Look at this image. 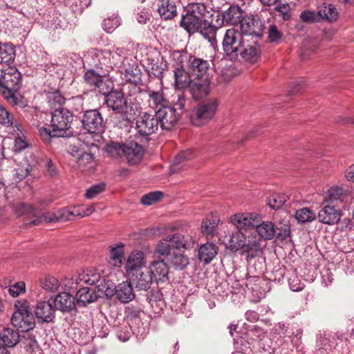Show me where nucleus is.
Here are the masks:
<instances>
[{"label":"nucleus","mask_w":354,"mask_h":354,"mask_svg":"<svg viewBox=\"0 0 354 354\" xmlns=\"http://www.w3.org/2000/svg\"><path fill=\"white\" fill-rule=\"evenodd\" d=\"M106 92L105 94L104 102L107 107L111 109L114 113L120 115V120L116 125L121 127L123 126H128L133 118L137 115L140 111V104L135 102H127L124 97V93L115 90L109 91L106 88Z\"/></svg>","instance_id":"1"},{"label":"nucleus","mask_w":354,"mask_h":354,"mask_svg":"<svg viewBox=\"0 0 354 354\" xmlns=\"http://www.w3.org/2000/svg\"><path fill=\"white\" fill-rule=\"evenodd\" d=\"M73 120V115L68 109L56 108L51 112L50 125L39 128V134L46 141L55 137H68L73 133L71 130Z\"/></svg>","instance_id":"2"},{"label":"nucleus","mask_w":354,"mask_h":354,"mask_svg":"<svg viewBox=\"0 0 354 354\" xmlns=\"http://www.w3.org/2000/svg\"><path fill=\"white\" fill-rule=\"evenodd\" d=\"M194 244L195 240L191 235L175 233L161 239L156 245V252L158 254H167L169 250H189L194 248Z\"/></svg>","instance_id":"3"},{"label":"nucleus","mask_w":354,"mask_h":354,"mask_svg":"<svg viewBox=\"0 0 354 354\" xmlns=\"http://www.w3.org/2000/svg\"><path fill=\"white\" fill-rule=\"evenodd\" d=\"M11 323L21 332H26L33 328L34 318L26 299H18L15 301Z\"/></svg>","instance_id":"4"},{"label":"nucleus","mask_w":354,"mask_h":354,"mask_svg":"<svg viewBox=\"0 0 354 354\" xmlns=\"http://www.w3.org/2000/svg\"><path fill=\"white\" fill-rule=\"evenodd\" d=\"M218 108L216 99H209L199 103L192 111L190 119L193 124L201 126L212 120Z\"/></svg>","instance_id":"5"},{"label":"nucleus","mask_w":354,"mask_h":354,"mask_svg":"<svg viewBox=\"0 0 354 354\" xmlns=\"http://www.w3.org/2000/svg\"><path fill=\"white\" fill-rule=\"evenodd\" d=\"M245 37L241 32L233 28L225 31L222 42L223 48L225 54L231 59L238 57L241 48L245 46Z\"/></svg>","instance_id":"6"},{"label":"nucleus","mask_w":354,"mask_h":354,"mask_svg":"<svg viewBox=\"0 0 354 354\" xmlns=\"http://www.w3.org/2000/svg\"><path fill=\"white\" fill-rule=\"evenodd\" d=\"M21 86V75L16 67L8 66L1 69L0 92L9 93L19 91Z\"/></svg>","instance_id":"7"},{"label":"nucleus","mask_w":354,"mask_h":354,"mask_svg":"<svg viewBox=\"0 0 354 354\" xmlns=\"http://www.w3.org/2000/svg\"><path fill=\"white\" fill-rule=\"evenodd\" d=\"M84 129L90 133L99 134L104 131L105 121L98 109H91L84 111L82 117Z\"/></svg>","instance_id":"8"},{"label":"nucleus","mask_w":354,"mask_h":354,"mask_svg":"<svg viewBox=\"0 0 354 354\" xmlns=\"http://www.w3.org/2000/svg\"><path fill=\"white\" fill-rule=\"evenodd\" d=\"M159 127L162 130H171L177 123L180 113L176 111L175 107L164 106L158 108L155 112Z\"/></svg>","instance_id":"9"},{"label":"nucleus","mask_w":354,"mask_h":354,"mask_svg":"<svg viewBox=\"0 0 354 354\" xmlns=\"http://www.w3.org/2000/svg\"><path fill=\"white\" fill-rule=\"evenodd\" d=\"M263 29V22L257 15H250L242 19L241 32L245 37L261 38Z\"/></svg>","instance_id":"10"},{"label":"nucleus","mask_w":354,"mask_h":354,"mask_svg":"<svg viewBox=\"0 0 354 354\" xmlns=\"http://www.w3.org/2000/svg\"><path fill=\"white\" fill-rule=\"evenodd\" d=\"M159 127L156 114L145 112L136 120V129L140 136L148 137L156 133Z\"/></svg>","instance_id":"11"},{"label":"nucleus","mask_w":354,"mask_h":354,"mask_svg":"<svg viewBox=\"0 0 354 354\" xmlns=\"http://www.w3.org/2000/svg\"><path fill=\"white\" fill-rule=\"evenodd\" d=\"M261 221V216L258 214L238 213L230 217V222L236 228L241 231H246L253 228Z\"/></svg>","instance_id":"12"},{"label":"nucleus","mask_w":354,"mask_h":354,"mask_svg":"<svg viewBox=\"0 0 354 354\" xmlns=\"http://www.w3.org/2000/svg\"><path fill=\"white\" fill-rule=\"evenodd\" d=\"M104 74L100 71L89 68L85 72L83 79L84 83L89 88L91 91H96L105 94L106 92V82L104 79Z\"/></svg>","instance_id":"13"},{"label":"nucleus","mask_w":354,"mask_h":354,"mask_svg":"<svg viewBox=\"0 0 354 354\" xmlns=\"http://www.w3.org/2000/svg\"><path fill=\"white\" fill-rule=\"evenodd\" d=\"M189 93L195 100L207 96L210 91V78L194 77L187 86Z\"/></svg>","instance_id":"14"},{"label":"nucleus","mask_w":354,"mask_h":354,"mask_svg":"<svg viewBox=\"0 0 354 354\" xmlns=\"http://www.w3.org/2000/svg\"><path fill=\"white\" fill-rule=\"evenodd\" d=\"M129 281L133 284L138 290H147L152 284L153 277L152 271L149 268H141V270L131 273V275L128 277Z\"/></svg>","instance_id":"15"},{"label":"nucleus","mask_w":354,"mask_h":354,"mask_svg":"<svg viewBox=\"0 0 354 354\" xmlns=\"http://www.w3.org/2000/svg\"><path fill=\"white\" fill-rule=\"evenodd\" d=\"M342 217L341 210L337 205H326L318 212L317 218L320 223L332 225L337 224Z\"/></svg>","instance_id":"16"},{"label":"nucleus","mask_w":354,"mask_h":354,"mask_svg":"<svg viewBox=\"0 0 354 354\" xmlns=\"http://www.w3.org/2000/svg\"><path fill=\"white\" fill-rule=\"evenodd\" d=\"M188 64L192 74L195 77L209 78L208 71L210 69V64L209 61L195 56H190Z\"/></svg>","instance_id":"17"},{"label":"nucleus","mask_w":354,"mask_h":354,"mask_svg":"<svg viewBox=\"0 0 354 354\" xmlns=\"http://www.w3.org/2000/svg\"><path fill=\"white\" fill-rule=\"evenodd\" d=\"M165 258L167 263L177 270H183L185 269L189 264V257L180 251L169 250L167 254H158Z\"/></svg>","instance_id":"18"},{"label":"nucleus","mask_w":354,"mask_h":354,"mask_svg":"<svg viewBox=\"0 0 354 354\" xmlns=\"http://www.w3.org/2000/svg\"><path fill=\"white\" fill-rule=\"evenodd\" d=\"M35 313L40 322L49 323L55 318V308L48 301H39L35 306Z\"/></svg>","instance_id":"19"},{"label":"nucleus","mask_w":354,"mask_h":354,"mask_svg":"<svg viewBox=\"0 0 354 354\" xmlns=\"http://www.w3.org/2000/svg\"><path fill=\"white\" fill-rule=\"evenodd\" d=\"M53 304L55 310L63 313H70L76 306L75 298L68 292L57 294L53 299Z\"/></svg>","instance_id":"20"},{"label":"nucleus","mask_w":354,"mask_h":354,"mask_svg":"<svg viewBox=\"0 0 354 354\" xmlns=\"http://www.w3.org/2000/svg\"><path fill=\"white\" fill-rule=\"evenodd\" d=\"M71 155L76 158L77 169L80 171L90 170L94 168L95 163L93 154L81 150H73Z\"/></svg>","instance_id":"21"},{"label":"nucleus","mask_w":354,"mask_h":354,"mask_svg":"<svg viewBox=\"0 0 354 354\" xmlns=\"http://www.w3.org/2000/svg\"><path fill=\"white\" fill-rule=\"evenodd\" d=\"M223 24L220 23L217 26L214 25L212 22L207 20H204L203 22L198 27V32L202 37L207 39L212 46L216 44V34L217 31L221 28Z\"/></svg>","instance_id":"22"},{"label":"nucleus","mask_w":354,"mask_h":354,"mask_svg":"<svg viewBox=\"0 0 354 354\" xmlns=\"http://www.w3.org/2000/svg\"><path fill=\"white\" fill-rule=\"evenodd\" d=\"M144 155L143 147L137 142H131L126 145L124 156L126 157L129 165H135L138 164L142 159Z\"/></svg>","instance_id":"23"},{"label":"nucleus","mask_w":354,"mask_h":354,"mask_svg":"<svg viewBox=\"0 0 354 354\" xmlns=\"http://www.w3.org/2000/svg\"><path fill=\"white\" fill-rule=\"evenodd\" d=\"M120 72L124 82H141V71L135 62L124 63L120 66Z\"/></svg>","instance_id":"24"},{"label":"nucleus","mask_w":354,"mask_h":354,"mask_svg":"<svg viewBox=\"0 0 354 354\" xmlns=\"http://www.w3.org/2000/svg\"><path fill=\"white\" fill-rule=\"evenodd\" d=\"M15 127V130L12 131V134L15 137L12 150L15 153H20L23 150L28 148L30 145L28 143V140L26 136V131L24 126L17 125Z\"/></svg>","instance_id":"25"},{"label":"nucleus","mask_w":354,"mask_h":354,"mask_svg":"<svg viewBox=\"0 0 354 354\" xmlns=\"http://www.w3.org/2000/svg\"><path fill=\"white\" fill-rule=\"evenodd\" d=\"M133 285L131 282H122L114 288V295L122 303H129L135 297L133 289Z\"/></svg>","instance_id":"26"},{"label":"nucleus","mask_w":354,"mask_h":354,"mask_svg":"<svg viewBox=\"0 0 354 354\" xmlns=\"http://www.w3.org/2000/svg\"><path fill=\"white\" fill-rule=\"evenodd\" d=\"M145 266L144 262V254L142 252L131 253L127 259L125 265V269L128 277L131 275V273H136L138 270H141V268H147Z\"/></svg>","instance_id":"27"},{"label":"nucleus","mask_w":354,"mask_h":354,"mask_svg":"<svg viewBox=\"0 0 354 354\" xmlns=\"http://www.w3.org/2000/svg\"><path fill=\"white\" fill-rule=\"evenodd\" d=\"M97 298L95 290L88 287L80 288L76 293L75 304L79 307H84L94 302Z\"/></svg>","instance_id":"28"},{"label":"nucleus","mask_w":354,"mask_h":354,"mask_svg":"<svg viewBox=\"0 0 354 354\" xmlns=\"http://www.w3.org/2000/svg\"><path fill=\"white\" fill-rule=\"evenodd\" d=\"M239 54L246 61L250 63H255L259 58L260 48L257 41L252 44H245L243 46Z\"/></svg>","instance_id":"29"},{"label":"nucleus","mask_w":354,"mask_h":354,"mask_svg":"<svg viewBox=\"0 0 354 354\" xmlns=\"http://www.w3.org/2000/svg\"><path fill=\"white\" fill-rule=\"evenodd\" d=\"M158 12L162 19H171L177 15L176 6L170 0H158Z\"/></svg>","instance_id":"30"},{"label":"nucleus","mask_w":354,"mask_h":354,"mask_svg":"<svg viewBox=\"0 0 354 354\" xmlns=\"http://www.w3.org/2000/svg\"><path fill=\"white\" fill-rule=\"evenodd\" d=\"M204 20L192 15L187 12L185 15H183L180 24L189 35L196 32L201 24Z\"/></svg>","instance_id":"31"},{"label":"nucleus","mask_w":354,"mask_h":354,"mask_svg":"<svg viewBox=\"0 0 354 354\" xmlns=\"http://www.w3.org/2000/svg\"><path fill=\"white\" fill-rule=\"evenodd\" d=\"M243 17L242 10L236 6H231L223 14V21L221 23H223L225 21L227 24L230 25H237L241 24Z\"/></svg>","instance_id":"32"},{"label":"nucleus","mask_w":354,"mask_h":354,"mask_svg":"<svg viewBox=\"0 0 354 354\" xmlns=\"http://www.w3.org/2000/svg\"><path fill=\"white\" fill-rule=\"evenodd\" d=\"M216 254V245L212 243H206L199 248L198 257L200 261L208 264L213 260Z\"/></svg>","instance_id":"33"},{"label":"nucleus","mask_w":354,"mask_h":354,"mask_svg":"<svg viewBox=\"0 0 354 354\" xmlns=\"http://www.w3.org/2000/svg\"><path fill=\"white\" fill-rule=\"evenodd\" d=\"M259 236L263 240H271L275 238V225L271 221H261L255 226Z\"/></svg>","instance_id":"34"},{"label":"nucleus","mask_w":354,"mask_h":354,"mask_svg":"<svg viewBox=\"0 0 354 354\" xmlns=\"http://www.w3.org/2000/svg\"><path fill=\"white\" fill-rule=\"evenodd\" d=\"M165 261H166L165 259L154 261L149 267L152 271L153 278H156V280H164L165 278L167 277L169 268Z\"/></svg>","instance_id":"35"},{"label":"nucleus","mask_w":354,"mask_h":354,"mask_svg":"<svg viewBox=\"0 0 354 354\" xmlns=\"http://www.w3.org/2000/svg\"><path fill=\"white\" fill-rule=\"evenodd\" d=\"M345 197V193L343 188L339 187H333L328 189L324 198V201L328 203V205L342 203Z\"/></svg>","instance_id":"36"},{"label":"nucleus","mask_w":354,"mask_h":354,"mask_svg":"<svg viewBox=\"0 0 354 354\" xmlns=\"http://www.w3.org/2000/svg\"><path fill=\"white\" fill-rule=\"evenodd\" d=\"M0 124L2 126L9 128L11 132L15 130L17 125H22L17 120H15L14 115L8 111L4 106L0 104Z\"/></svg>","instance_id":"37"},{"label":"nucleus","mask_w":354,"mask_h":354,"mask_svg":"<svg viewBox=\"0 0 354 354\" xmlns=\"http://www.w3.org/2000/svg\"><path fill=\"white\" fill-rule=\"evenodd\" d=\"M175 86L179 89L187 88L192 81L189 74L181 66L174 70Z\"/></svg>","instance_id":"38"},{"label":"nucleus","mask_w":354,"mask_h":354,"mask_svg":"<svg viewBox=\"0 0 354 354\" xmlns=\"http://www.w3.org/2000/svg\"><path fill=\"white\" fill-rule=\"evenodd\" d=\"M15 49L10 43H0V64H10L15 58Z\"/></svg>","instance_id":"39"},{"label":"nucleus","mask_w":354,"mask_h":354,"mask_svg":"<svg viewBox=\"0 0 354 354\" xmlns=\"http://www.w3.org/2000/svg\"><path fill=\"white\" fill-rule=\"evenodd\" d=\"M0 339L8 347L15 346L19 339V335L16 330L10 328H3L0 332Z\"/></svg>","instance_id":"40"},{"label":"nucleus","mask_w":354,"mask_h":354,"mask_svg":"<svg viewBox=\"0 0 354 354\" xmlns=\"http://www.w3.org/2000/svg\"><path fill=\"white\" fill-rule=\"evenodd\" d=\"M318 11L321 20L326 19L329 22H333L338 18L337 10L332 4L324 3Z\"/></svg>","instance_id":"41"},{"label":"nucleus","mask_w":354,"mask_h":354,"mask_svg":"<svg viewBox=\"0 0 354 354\" xmlns=\"http://www.w3.org/2000/svg\"><path fill=\"white\" fill-rule=\"evenodd\" d=\"M245 251L247 257L253 259L262 253L263 246L261 245L260 239H254L249 240L247 244H245Z\"/></svg>","instance_id":"42"},{"label":"nucleus","mask_w":354,"mask_h":354,"mask_svg":"<svg viewBox=\"0 0 354 354\" xmlns=\"http://www.w3.org/2000/svg\"><path fill=\"white\" fill-rule=\"evenodd\" d=\"M148 301L150 304L153 311L156 314H159L165 306V301L162 298V295L159 291L153 292L148 297Z\"/></svg>","instance_id":"43"},{"label":"nucleus","mask_w":354,"mask_h":354,"mask_svg":"<svg viewBox=\"0 0 354 354\" xmlns=\"http://www.w3.org/2000/svg\"><path fill=\"white\" fill-rule=\"evenodd\" d=\"M2 95L11 105L17 108H24L28 105V101L21 95L19 91L9 92V93H3Z\"/></svg>","instance_id":"44"},{"label":"nucleus","mask_w":354,"mask_h":354,"mask_svg":"<svg viewBox=\"0 0 354 354\" xmlns=\"http://www.w3.org/2000/svg\"><path fill=\"white\" fill-rule=\"evenodd\" d=\"M189 102V99L186 97L185 93L179 90L176 91L173 95L171 99L172 107L180 111V115L186 110V105Z\"/></svg>","instance_id":"45"},{"label":"nucleus","mask_w":354,"mask_h":354,"mask_svg":"<svg viewBox=\"0 0 354 354\" xmlns=\"http://www.w3.org/2000/svg\"><path fill=\"white\" fill-rule=\"evenodd\" d=\"M194 157L193 152L191 149L181 151L175 158L172 165L171 166V172L176 173L182 166V164Z\"/></svg>","instance_id":"46"},{"label":"nucleus","mask_w":354,"mask_h":354,"mask_svg":"<svg viewBox=\"0 0 354 354\" xmlns=\"http://www.w3.org/2000/svg\"><path fill=\"white\" fill-rule=\"evenodd\" d=\"M295 218L299 223H311L316 219V214L308 207H303L296 212Z\"/></svg>","instance_id":"47"},{"label":"nucleus","mask_w":354,"mask_h":354,"mask_svg":"<svg viewBox=\"0 0 354 354\" xmlns=\"http://www.w3.org/2000/svg\"><path fill=\"white\" fill-rule=\"evenodd\" d=\"M230 247L232 249L238 250L244 248L245 244V235L243 231L236 230V232L230 234Z\"/></svg>","instance_id":"48"},{"label":"nucleus","mask_w":354,"mask_h":354,"mask_svg":"<svg viewBox=\"0 0 354 354\" xmlns=\"http://www.w3.org/2000/svg\"><path fill=\"white\" fill-rule=\"evenodd\" d=\"M123 245L120 244L117 247H113L110 250L109 263L114 267H120L122 264Z\"/></svg>","instance_id":"49"},{"label":"nucleus","mask_w":354,"mask_h":354,"mask_svg":"<svg viewBox=\"0 0 354 354\" xmlns=\"http://www.w3.org/2000/svg\"><path fill=\"white\" fill-rule=\"evenodd\" d=\"M47 99L49 103V105L54 110L56 108L62 107V106L65 102V97L58 90H55L52 92H48L47 93Z\"/></svg>","instance_id":"50"},{"label":"nucleus","mask_w":354,"mask_h":354,"mask_svg":"<svg viewBox=\"0 0 354 354\" xmlns=\"http://www.w3.org/2000/svg\"><path fill=\"white\" fill-rule=\"evenodd\" d=\"M96 288L98 292V295H97V297H111L114 295L115 285L110 281H106L103 279V282H100Z\"/></svg>","instance_id":"51"},{"label":"nucleus","mask_w":354,"mask_h":354,"mask_svg":"<svg viewBox=\"0 0 354 354\" xmlns=\"http://www.w3.org/2000/svg\"><path fill=\"white\" fill-rule=\"evenodd\" d=\"M125 144L112 142L106 145L105 150L110 156L114 158H118L124 156V153L125 152Z\"/></svg>","instance_id":"52"},{"label":"nucleus","mask_w":354,"mask_h":354,"mask_svg":"<svg viewBox=\"0 0 354 354\" xmlns=\"http://www.w3.org/2000/svg\"><path fill=\"white\" fill-rule=\"evenodd\" d=\"M59 214H61L59 209L53 213L44 214L38 218L31 221L30 225H37L42 222L55 223L62 221V218L59 216Z\"/></svg>","instance_id":"53"},{"label":"nucleus","mask_w":354,"mask_h":354,"mask_svg":"<svg viewBox=\"0 0 354 354\" xmlns=\"http://www.w3.org/2000/svg\"><path fill=\"white\" fill-rule=\"evenodd\" d=\"M148 95L149 98V102L151 105L155 106L156 109H158V106L163 107L164 106L167 105V101L164 96V94L161 91H149Z\"/></svg>","instance_id":"54"},{"label":"nucleus","mask_w":354,"mask_h":354,"mask_svg":"<svg viewBox=\"0 0 354 354\" xmlns=\"http://www.w3.org/2000/svg\"><path fill=\"white\" fill-rule=\"evenodd\" d=\"M187 12L198 17L200 19L205 20L204 17L207 12V9L203 3H192L187 6Z\"/></svg>","instance_id":"55"},{"label":"nucleus","mask_w":354,"mask_h":354,"mask_svg":"<svg viewBox=\"0 0 354 354\" xmlns=\"http://www.w3.org/2000/svg\"><path fill=\"white\" fill-rule=\"evenodd\" d=\"M40 285L46 291L55 292L58 290L61 283L55 277L48 276L41 279Z\"/></svg>","instance_id":"56"},{"label":"nucleus","mask_w":354,"mask_h":354,"mask_svg":"<svg viewBox=\"0 0 354 354\" xmlns=\"http://www.w3.org/2000/svg\"><path fill=\"white\" fill-rule=\"evenodd\" d=\"M287 200L285 194H274L270 196L266 200V204L272 209H277L282 207Z\"/></svg>","instance_id":"57"},{"label":"nucleus","mask_w":354,"mask_h":354,"mask_svg":"<svg viewBox=\"0 0 354 354\" xmlns=\"http://www.w3.org/2000/svg\"><path fill=\"white\" fill-rule=\"evenodd\" d=\"M43 158H39L33 152H28L25 157L27 167H25V173L22 176H27L32 171V167L42 164Z\"/></svg>","instance_id":"58"},{"label":"nucleus","mask_w":354,"mask_h":354,"mask_svg":"<svg viewBox=\"0 0 354 354\" xmlns=\"http://www.w3.org/2000/svg\"><path fill=\"white\" fill-rule=\"evenodd\" d=\"M83 62L84 66L86 65L91 68H95L96 70L100 71V62L98 60L97 50H93L85 55Z\"/></svg>","instance_id":"59"},{"label":"nucleus","mask_w":354,"mask_h":354,"mask_svg":"<svg viewBox=\"0 0 354 354\" xmlns=\"http://www.w3.org/2000/svg\"><path fill=\"white\" fill-rule=\"evenodd\" d=\"M140 82H124L122 85V88L120 91L124 93V95L133 96L138 94L140 91L139 86Z\"/></svg>","instance_id":"60"},{"label":"nucleus","mask_w":354,"mask_h":354,"mask_svg":"<svg viewBox=\"0 0 354 354\" xmlns=\"http://www.w3.org/2000/svg\"><path fill=\"white\" fill-rule=\"evenodd\" d=\"M163 196V193L160 191L151 192L143 195L141 198V203L145 205H151L159 201Z\"/></svg>","instance_id":"61"},{"label":"nucleus","mask_w":354,"mask_h":354,"mask_svg":"<svg viewBox=\"0 0 354 354\" xmlns=\"http://www.w3.org/2000/svg\"><path fill=\"white\" fill-rule=\"evenodd\" d=\"M299 17L303 22L312 24L321 21L319 11L306 10L301 12Z\"/></svg>","instance_id":"62"},{"label":"nucleus","mask_w":354,"mask_h":354,"mask_svg":"<svg viewBox=\"0 0 354 354\" xmlns=\"http://www.w3.org/2000/svg\"><path fill=\"white\" fill-rule=\"evenodd\" d=\"M120 25V19L117 15L104 19L102 27L107 32H112L116 28Z\"/></svg>","instance_id":"63"},{"label":"nucleus","mask_w":354,"mask_h":354,"mask_svg":"<svg viewBox=\"0 0 354 354\" xmlns=\"http://www.w3.org/2000/svg\"><path fill=\"white\" fill-rule=\"evenodd\" d=\"M283 37L282 32L275 24H271L268 29V38L271 43H278Z\"/></svg>","instance_id":"64"}]
</instances>
